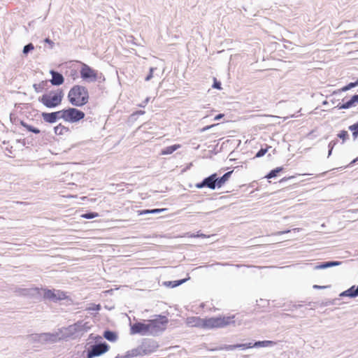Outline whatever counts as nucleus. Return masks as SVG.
Instances as JSON below:
<instances>
[{"label":"nucleus","mask_w":358,"mask_h":358,"mask_svg":"<svg viewBox=\"0 0 358 358\" xmlns=\"http://www.w3.org/2000/svg\"><path fill=\"white\" fill-rule=\"evenodd\" d=\"M67 97L69 103L77 107H81L87 104L90 99L87 89L79 85H74L69 90Z\"/></svg>","instance_id":"1"},{"label":"nucleus","mask_w":358,"mask_h":358,"mask_svg":"<svg viewBox=\"0 0 358 358\" xmlns=\"http://www.w3.org/2000/svg\"><path fill=\"white\" fill-rule=\"evenodd\" d=\"M234 316H220L203 318V329L222 328L234 323Z\"/></svg>","instance_id":"2"},{"label":"nucleus","mask_w":358,"mask_h":358,"mask_svg":"<svg viewBox=\"0 0 358 358\" xmlns=\"http://www.w3.org/2000/svg\"><path fill=\"white\" fill-rule=\"evenodd\" d=\"M64 97L62 90L50 91L39 98V101L48 108H55L61 104Z\"/></svg>","instance_id":"3"},{"label":"nucleus","mask_w":358,"mask_h":358,"mask_svg":"<svg viewBox=\"0 0 358 358\" xmlns=\"http://www.w3.org/2000/svg\"><path fill=\"white\" fill-rule=\"evenodd\" d=\"M151 335L155 336L164 331L169 323V319L164 315H157L152 320H148Z\"/></svg>","instance_id":"4"},{"label":"nucleus","mask_w":358,"mask_h":358,"mask_svg":"<svg viewBox=\"0 0 358 358\" xmlns=\"http://www.w3.org/2000/svg\"><path fill=\"white\" fill-rule=\"evenodd\" d=\"M81 68L80 70V77L87 82H96L101 78V73L92 69L87 64L80 62Z\"/></svg>","instance_id":"5"},{"label":"nucleus","mask_w":358,"mask_h":358,"mask_svg":"<svg viewBox=\"0 0 358 358\" xmlns=\"http://www.w3.org/2000/svg\"><path fill=\"white\" fill-rule=\"evenodd\" d=\"M61 113L62 119L69 122H76L85 117V113L76 108L61 110Z\"/></svg>","instance_id":"6"},{"label":"nucleus","mask_w":358,"mask_h":358,"mask_svg":"<svg viewBox=\"0 0 358 358\" xmlns=\"http://www.w3.org/2000/svg\"><path fill=\"white\" fill-rule=\"evenodd\" d=\"M131 334L141 335H151V331L148 320H145L143 322H136L131 327Z\"/></svg>","instance_id":"7"},{"label":"nucleus","mask_w":358,"mask_h":358,"mask_svg":"<svg viewBox=\"0 0 358 358\" xmlns=\"http://www.w3.org/2000/svg\"><path fill=\"white\" fill-rule=\"evenodd\" d=\"M43 297L46 299L57 301L67 299V295L61 290L45 289L43 290Z\"/></svg>","instance_id":"8"},{"label":"nucleus","mask_w":358,"mask_h":358,"mask_svg":"<svg viewBox=\"0 0 358 358\" xmlns=\"http://www.w3.org/2000/svg\"><path fill=\"white\" fill-rule=\"evenodd\" d=\"M109 348V345L105 343L94 345L91 346L90 350H88L87 358L99 357L108 352Z\"/></svg>","instance_id":"9"},{"label":"nucleus","mask_w":358,"mask_h":358,"mask_svg":"<svg viewBox=\"0 0 358 358\" xmlns=\"http://www.w3.org/2000/svg\"><path fill=\"white\" fill-rule=\"evenodd\" d=\"M196 187L201 189L203 187H208L211 189H215L217 187V177L216 173H213L210 176L206 178L201 182L196 183Z\"/></svg>","instance_id":"10"},{"label":"nucleus","mask_w":358,"mask_h":358,"mask_svg":"<svg viewBox=\"0 0 358 358\" xmlns=\"http://www.w3.org/2000/svg\"><path fill=\"white\" fill-rule=\"evenodd\" d=\"M42 117L46 122L54 123L58 119H62L61 110L52 113H43Z\"/></svg>","instance_id":"11"},{"label":"nucleus","mask_w":358,"mask_h":358,"mask_svg":"<svg viewBox=\"0 0 358 358\" xmlns=\"http://www.w3.org/2000/svg\"><path fill=\"white\" fill-rule=\"evenodd\" d=\"M186 324L189 327L203 329V318L197 316L188 317L185 320Z\"/></svg>","instance_id":"12"},{"label":"nucleus","mask_w":358,"mask_h":358,"mask_svg":"<svg viewBox=\"0 0 358 358\" xmlns=\"http://www.w3.org/2000/svg\"><path fill=\"white\" fill-rule=\"evenodd\" d=\"M50 73L52 75V79L50 82L53 85H60L63 84L64 79L61 73L55 71H51Z\"/></svg>","instance_id":"13"},{"label":"nucleus","mask_w":358,"mask_h":358,"mask_svg":"<svg viewBox=\"0 0 358 358\" xmlns=\"http://www.w3.org/2000/svg\"><path fill=\"white\" fill-rule=\"evenodd\" d=\"M55 134L58 136H65L69 134L70 130L69 127L62 124H59L57 126H56L54 129Z\"/></svg>","instance_id":"14"},{"label":"nucleus","mask_w":358,"mask_h":358,"mask_svg":"<svg viewBox=\"0 0 358 358\" xmlns=\"http://www.w3.org/2000/svg\"><path fill=\"white\" fill-rule=\"evenodd\" d=\"M233 171L224 173L222 177L217 178V188L222 187L230 178Z\"/></svg>","instance_id":"15"},{"label":"nucleus","mask_w":358,"mask_h":358,"mask_svg":"<svg viewBox=\"0 0 358 358\" xmlns=\"http://www.w3.org/2000/svg\"><path fill=\"white\" fill-rule=\"evenodd\" d=\"M341 296H350L355 297L358 296V285L357 287L355 286L351 287L350 289L345 290L341 294Z\"/></svg>","instance_id":"16"},{"label":"nucleus","mask_w":358,"mask_h":358,"mask_svg":"<svg viewBox=\"0 0 358 358\" xmlns=\"http://www.w3.org/2000/svg\"><path fill=\"white\" fill-rule=\"evenodd\" d=\"M253 344L251 343H244V344H236V345H229L226 348L227 350H233L236 348H242V349H248L253 348Z\"/></svg>","instance_id":"17"},{"label":"nucleus","mask_w":358,"mask_h":358,"mask_svg":"<svg viewBox=\"0 0 358 358\" xmlns=\"http://www.w3.org/2000/svg\"><path fill=\"white\" fill-rule=\"evenodd\" d=\"M180 148V145H179V144H175V145L166 147V148H164L162 150L161 155H170Z\"/></svg>","instance_id":"18"},{"label":"nucleus","mask_w":358,"mask_h":358,"mask_svg":"<svg viewBox=\"0 0 358 358\" xmlns=\"http://www.w3.org/2000/svg\"><path fill=\"white\" fill-rule=\"evenodd\" d=\"M355 106V101H354L353 97L352 96L351 99L349 101H348L347 102H345L344 103L338 104L337 108L338 109H348V108H350Z\"/></svg>","instance_id":"19"},{"label":"nucleus","mask_w":358,"mask_h":358,"mask_svg":"<svg viewBox=\"0 0 358 358\" xmlns=\"http://www.w3.org/2000/svg\"><path fill=\"white\" fill-rule=\"evenodd\" d=\"M103 337L111 342L115 341L117 338V334L115 332L110 331H106L103 333Z\"/></svg>","instance_id":"20"},{"label":"nucleus","mask_w":358,"mask_h":358,"mask_svg":"<svg viewBox=\"0 0 358 358\" xmlns=\"http://www.w3.org/2000/svg\"><path fill=\"white\" fill-rule=\"evenodd\" d=\"M275 344V342L272 341H257L255 342L253 344L254 347L259 348V347H268L273 345Z\"/></svg>","instance_id":"21"},{"label":"nucleus","mask_w":358,"mask_h":358,"mask_svg":"<svg viewBox=\"0 0 358 358\" xmlns=\"http://www.w3.org/2000/svg\"><path fill=\"white\" fill-rule=\"evenodd\" d=\"M283 170V168L282 167H277L276 169L271 171L266 176V178H275L278 176V174L282 171Z\"/></svg>","instance_id":"22"},{"label":"nucleus","mask_w":358,"mask_h":358,"mask_svg":"<svg viewBox=\"0 0 358 358\" xmlns=\"http://www.w3.org/2000/svg\"><path fill=\"white\" fill-rule=\"evenodd\" d=\"M341 264L339 262H328L326 263H324L322 264H320L317 266V268H326L328 267L334 266H338Z\"/></svg>","instance_id":"23"},{"label":"nucleus","mask_w":358,"mask_h":358,"mask_svg":"<svg viewBox=\"0 0 358 358\" xmlns=\"http://www.w3.org/2000/svg\"><path fill=\"white\" fill-rule=\"evenodd\" d=\"M21 125L23 126L24 128H26L27 130L31 131L34 134L40 133V130L38 129L35 128L31 125H29L27 123L24 122L23 121L21 122Z\"/></svg>","instance_id":"24"},{"label":"nucleus","mask_w":358,"mask_h":358,"mask_svg":"<svg viewBox=\"0 0 358 358\" xmlns=\"http://www.w3.org/2000/svg\"><path fill=\"white\" fill-rule=\"evenodd\" d=\"M349 129L352 132L354 138H356L358 136V122L356 124L350 125Z\"/></svg>","instance_id":"25"},{"label":"nucleus","mask_w":358,"mask_h":358,"mask_svg":"<svg viewBox=\"0 0 358 358\" xmlns=\"http://www.w3.org/2000/svg\"><path fill=\"white\" fill-rule=\"evenodd\" d=\"M99 216V213L96 212H91L81 215V217L85 219H92Z\"/></svg>","instance_id":"26"},{"label":"nucleus","mask_w":358,"mask_h":358,"mask_svg":"<svg viewBox=\"0 0 358 358\" xmlns=\"http://www.w3.org/2000/svg\"><path fill=\"white\" fill-rule=\"evenodd\" d=\"M357 85H358V80L356 82H355V83H350L348 85L343 87L341 89V91L345 92V91H348V90H350L351 88L355 87H356Z\"/></svg>","instance_id":"27"},{"label":"nucleus","mask_w":358,"mask_h":358,"mask_svg":"<svg viewBox=\"0 0 358 358\" xmlns=\"http://www.w3.org/2000/svg\"><path fill=\"white\" fill-rule=\"evenodd\" d=\"M271 146L267 145L266 148L260 149L256 154L255 157H263L268 150Z\"/></svg>","instance_id":"28"},{"label":"nucleus","mask_w":358,"mask_h":358,"mask_svg":"<svg viewBox=\"0 0 358 358\" xmlns=\"http://www.w3.org/2000/svg\"><path fill=\"white\" fill-rule=\"evenodd\" d=\"M348 133L347 131H341L338 134V137H339L340 138H341L343 141H345L346 139L348 138Z\"/></svg>","instance_id":"29"},{"label":"nucleus","mask_w":358,"mask_h":358,"mask_svg":"<svg viewBox=\"0 0 358 358\" xmlns=\"http://www.w3.org/2000/svg\"><path fill=\"white\" fill-rule=\"evenodd\" d=\"M34 49V46L32 43H29L28 45H25L23 49V53L27 54L29 51L33 50Z\"/></svg>","instance_id":"30"},{"label":"nucleus","mask_w":358,"mask_h":358,"mask_svg":"<svg viewBox=\"0 0 358 358\" xmlns=\"http://www.w3.org/2000/svg\"><path fill=\"white\" fill-rule=\"evenodd\" d=\"M187 280V279H183V280H176V281H173V282H169V284L171 285V286L172 287H177L181 284H182L183 282H185V281Z\"/></svg>","instance_id":"31"},{"label":"nucleus","mask_w":358,"mask_h":358,"mask_svg":"<svg viewBox=\"0 0 358 358\" xmlns=\"http://www.w3.org/2000/svg\"><path fill=\"white\" fill-rule=\"evenodd\" d=\"M213 87L217 89V90L222 89L221 83L220 82H218L215 78H214V83L213 85Z\"/></svg>","instance_id":"32"},{"label":"nucleus","mask_w":358,"mask_h":358,"mask_svg":"<svg viewBox=\"0 0 358 358\" xmlns=\"http://www.w3.org/2000/svg\"><path fill=\"white\" fill-rule=\"evenodd\" d=\"M42 85H43V83L38 84V85L34 84V87L36 92H41V90H42L43 87Z\"/></svg>","instance_id":"33"},{"label":"nucleus","mask_w":358,"mask_h":358,"mask_svg":"<svg viewBox=\"0 0 358 358\" xmlns=\"http://www.w3.org/2000/svg\"><path fill=\"white\" fill-rule=\"evenodd\" d=\"M150 213H150V210H143L138 211V214L139 215H145V214H150Z\"/></svg>","instance_id":"34"},{"label":"nucleus","mask_w":358,"mask_h":358,"mask_svg":"<svg viewBox=\"0 0 358 358\" xmlns=\"http://www.w3.org/2000/svg\"><path fill=\"white\" fill-rule=\"evenodd\" d=\"M45 41V43H48V44H49L50 48H53V46H54V43H53V41H52L50 38H45V41Z\"/></svg>","instance_id":"35"},{"label":"nucleus","mask_w":358,"mask_h":358,"mask_svg":"<svg viewBox=\"0 0 358 358\" xmlns=\"http://www.w3.org/2000/svg\"><path fill=\"white\" fill-rule=\"evenodd\" d=\"M100 309H101V306L99 304L94 305V307L89 308V310H99Z\"/></svg>","instance_id":"36"},{"label":"nucleus","mask_w":358,"mask_h":358,"mask_svg":"<svg viewBox=\"0 0 358 358\" xmlns=\"http://www.w3.org/2000/svg\"><path fill=\"white\" fill-rule=\"evenodd\" d=\"M153 69H150V74L146 77L145 80H149L152 77Z\"/></svg>","instance_id":"37"},{"label":"nucleus","mask_w":358,"mask_h":358,"mask_svg":"<svg viewBox=\"0 0 358 358\" xmlns=\"http://www.w3.org/2000/svg\"><path fill=\"white\" fill-rule=\"evenodd\" d=\"M216 125H217V124H212V125L206 126V127H203V128L202 129V131H206V130H208V129H210V128H212V127H215V126H216Z\"/></svg>","instance_id":"38"},{"label":"nucleus","mask_w":358,"mask_h":358,"mask_svg":"<svg viewBox=\"0 0 358 358\" xmlns=\"http://www.w3.org/2000/svg\"><path fill=\"white\" fill-rule=\"evenodd\" d=\"M162 210H163V209H152V210H150V213H157Z\"/></svg>","instance_id":"39"},{"label":"nucleus","mask_w":358,"mask_h":358,"mask_svg":"<svg viewBox=\"0 0 358 358\" xmlns=\"http://www.w3.org/2000/svg\"><path fill=\"white\" fill-rule=\"evenodd\" d=\"M223 117H224V114L220 113V114H218L217 115H216L214 119L215 120H218L222 118Z\"/></svg>","instance_id":"40"},{"label":"nucleus","mask_w":358,"mask_h":358,"mask_svg":"<svg viewBox=\"0 0 358 358\" xmlns=\"http://www.w3.org/2000/svg\"><path fill=\"white\" fill-rule=\"evenodd\" d=\"M295 178L294 176H291L282 178V181H287V180H288L289 179H292V178Z\"/></svg>","instance_id":"41"},{"label":"nucleus","mask_w":358,"mask_h":358,"mask_svg":"<svg viewBox=\"0 0 358 358\" xmlns=\"http://www.w3.org/2000/svg\"><path fill=\"white\" fill-rule=\"evenodd\" d=\"M289 230L285 231H278V232H276L275 234V235H282V234H283L289 233Z\"/></svg>","instance_id":"42"},{"label":"nucleus","mask_w":358,"mask_h":358,"mask_svg":"<svg viewBox=\"0 0 358 358\" xmlns=\"http://www.w3.org/2000/svg\"><path fill=\"white\" fill-rule=\"evenodd\" d=\"M352 97L354 99L355 103H358V94L354 95Z\"/></svg>","instance_id":"43"},{"label":"nucleus","mask_w":358,"mask_h":358,"mask_svg":"<svg viewBox=\"0 0 358 358\" xmlns=\"http://www.w3.org/2000/svg\"><path fill=\"white\" fill-rule=\"evenodd\" d=\"M197 237H206V236L204 234H201V235H197L196 236Z\"/></svg>","instance_id":"44"},{"label":"nucleus","mask_w":358,"mask_h":358,"mask_svg":"<svg viewBox=\"0 0 358 358\" xmlns=\"http://www.w3.org/2000/svg\"><path fill=\"white\" fill-rule=\"evenodd\" d=\"M313 287H314V288H320L321 287L317 286V285H314V286H313Z\"/></svg>","instance_id":"45"}]
</instances>
